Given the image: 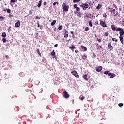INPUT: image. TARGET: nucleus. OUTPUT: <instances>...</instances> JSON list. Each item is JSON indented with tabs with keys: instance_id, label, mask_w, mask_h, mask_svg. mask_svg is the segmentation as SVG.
<instances>
[{
	"instance_id": "f257e3e1",
	"label": "nucleus",
	"mask_w": 124,
	"mask_h": 124,
	"mask_svg": "<svg viewBox=\"0 0 124 124\" xmlns=\"http://www.w3.org/2000/svg\"><path fill=\"white\" fill-rule=\"evenodd\" d=\"M63 11H68L69 6L66 5V3H63L62 5Z\"/></svg>"
},
{
	"instance_id": "f03ea898",
	"label": "nucleus",
	"mask_w": 124,
	"mask_h": 124,
	"mask_svg": "<svg viewBox=\"0 0 124 124\" xmlns=\"http://www.w3.org/2000/svg\"><path fill=\"white\" fill-rule=\"evenodd\" d=\"M117 31L120 32L119 33L120 34V36H123L124 35V30L121 28H118L116 30Z\"/></svg>"
},
{
	"instance_id": "7ed1b4c3",
	"label": "nucleus",
	"mask_w": 124,
	"mask_h": 124,
	"mask_svg": "<svg viewBox=\"0 0 124 124\" xmlns=\"http://www.w3.org/2000/svg\"><path fill=\"white\" fill-rule=\"evenodd\" d=\"M80 6L82 7L83 10H86L89 7V5L87 3H85L83 5H81Z\"/></svg>"
},
{
	"instance_id": "20e7f679",
	"label": "nucleus",
	"mask_w": 124,
	"mask_h": 124,
	"mask_svg": "<svg viewBox=\"0 0 124 124\" xmlns=\"http://www.w3.org/2000/svg\"><path fill=\"white\" fill-rule=\"evenodd\" d=\"M71 73L73 74V75H74L75 77H77V78H79V75L78 74V73L76 72V71H73L71 72Z\"/></svg>"
},
{
	"instance_id": "39448f33",
	"label": "nucleus",
	"mask_w": 124,
	"mask_h": 124,
	"mask_svg": "<svg viewBox=\"0 0 124 124\" xmlns=\"http://www.w3.org/2000/svg\"><path fill=\"white\" fill-rule=\"evenodd\" d=\"M63 94H64L63 96L64 98H68V97H69V94H68V93H67V92L64 91Z\"/></svg>"
},
{
	"instance_id": "423d86ee",
	"label": "nucleus",
	"mask_w": 124,
	"mask_h": 124,
	"mask_svg": "<svg viewBox=\"0 0 124 124\" xmlns=\"http://www.w3.org/2000/svg\"><path fill=\"white\" fill-rule=\"evenodd\" d=\"M100 25H101V26H103V28L107 27V25H106V23H105V22H104L103 21H100Z\"/></svg>"
},
{
	"instance_id": "0eeeda50",
	"label": "nucleus",
	"mask_w": 124,
	"mask_h": 124,
	"mask_svg": "<svg viewBox=\"0 0 124 124\" xmlns=\"http://www.w3.org/2000/svg\"><path fill=\"white\" fill-rule=\"evenodd\" d=\"M64 37H65L66 38H67V37H68V34L67 33V30H64Z\"/></svg>"
},
{
	"instance_id": "6e6552de",
	"label": "nucleus",
	"mask_w": 124,
	"mask_h": 124,
	"mask_svg": "<svg viewBox=\"0 0 124 124\" xmlns=\"http://www.w3.org/2000/svg\"><path fill=\"white\" fill-rule=\"evenodd\" d=\"M101 70H102V67L101 66H98L96 69V71H97V72H100Z\"/></svg>"
},
{
	"instance_id": "1a4fd4ad",
	"label": "nucleus",
	"mask_w": 124,
	"mask_h": 124,
	"mask_svg": "<svg viewBox=\"0 0 124 124\" xmlns=\"http://www.w3.org/2000/svg\"><path fill=\"white\" fill-rule=\"evenodd\" d=\"M20 21L18 20L17 22L15 24V27L16 28H19L20 27Z\"/></svg>"
},
{
	"instance_id": "9d476101",
	"label": "nucleus",
	"mask_w": 124,
	"mask_h": 124,
	"mask_svg": "<svg viewBox=\"0 0 124 124\" xmlns=\"http://www.w3.org/2000/svg\"><path fill=\"white\" fill-rule=\"evenodd\" d=\"M111 14H113L114 16H117V14H116V10H115V9H112L111 11Z\"/></svg>"
},
{
	"instance_id": "9b49d317",
	"label": "nucleus",
	"mask_w": 124,
	"mask_h": 124,
	"mask_svg": "<svg viewBox=\"0 0 124 124\" xmlns=\"http://www.w3.org/2000/svg\"><path fill=\"white\" fill-rule=\"evenodd\" d=\"M108 49H109L110 50H113V46L111 45V43H108Z\"/></svg>"
},
{
	"instance_id": "f8f14e48",
	"label": "nucleus",
	"mask_w": 124,
	"mask_h": 124,
	"mask_svg": "<svg viewBox=\"0 0 124 124\" xmlns=\"http://www.w3.org/2000/svg\"><path fill=\"white\" fill-rule=\"evenodd\" d=\"M108 75V76H110V78H113V77H115V75L112 73H109Z\"/></svg>"
},
{
	"instance_id": "ddd939ff",
	"label": "nucleus",
	"mask_w": 124,
	"mask_h": 124,
	"mask_svg": "<svg viewBox=\"0 0 124 124\" xmlns=\"http://www.w3.org/2000/svg\"><path fill=\"white\" fill-rule=\"evenodd\" d=\"M121 25V26H122V27L124 26V19H122L121 21L119 23Z\"/></svg>"
},
{
	"instance_id": "4468645a",
	"label": "nucleus",
	"mask_w": 124,
	"mask_h": 124,
	"mask_svg": "<svg viewBox=\"0 0 124 124\" xmlns=\"http://www.w3.org/2000/svg\"><path fill=\"white\" fill-rule=\"evenodd\" d=\"M120 40L122 44H124V40L123 39V36H120Z\"/></svg>"
},
{
	"instance_id": "2eb2a0df",
	"label": "nucleus",
	"mask_w": 124,
	"mask_h": 124,
	"mask_svg": "<svg viewBox=\"0 0 124 124\" xmlns=\"http://www.w3.org/2000/svg\"><path fill=\"white\" fill-rule=\"evenodd\" d=\"M51 56H53V58H55V56H56V52L55 51L53 50L52 52H51Z\"/></svg>"
},
{
	"instance_id": "dca6fc26",
	"label": "nucleus",
	"mask_w": 124,
	"mask_h": 124,
	"mask_svg": "<svg viewBox=\"0 0 124 124\" xmlns=\"http://www.w3.org/2000/svg\"><path fill=\"white\" fill-rule=\"evenodd\" d=\"M111 27L112 31H115L116 30V29H117V28L116 27V26H115L114 25H112Z\"/></svg>"
},
{
	"instance_id": "f3484780",
	"label": "nucleus",
	"mask_w": 124,
	"mask_h": 124,
	"mask_svg": "<svg viewBox=\"0 0 124 124\" xmlns=\"http://www.w3.org/2000/svg\"><path fill=\"white\" fill-rule=\"evenodd\" d=\"M96 47L97 49H101V48H102V46H99V45L98 44H97L96 45Z\"/></svg>"
},
{
	"instance_id": "a211bd4d",
	"label": "nucleus",
	"mask_w": 124,
	"mask_h": 124,
	"mask_svg": "<svg viewBox=\"0 0 124 124\" xmlns=\"http://www.w3.org/2000/svg\"><path fill=\"white\" fill-rule=\"evenodd\" d=\"M81 48L84 52H86V51H87V47H86L84 46H81Z\"/></svg>"
},
{
	"instance_id": "6ab92c4d",
	"label": "nucleus",
	"mask_w": 124,
	"mask_h": 124,
	"mask_svg": "<svg viewBox=\"0 0 124 124\" xmlns=\"http://www.w3.org/2000/svg\"><path fill=\"white\" fill-rule=\"evenodd\" d=\"M42 2V0H40L39 1L38 4L37 5L38 7H40L41 6V3Z\"/></svg>"
},
{
	"instance_id": "aec40b11",
	"label": "nucleus",
	"mask_w": 124,
	"mask_h": 124,
	"mask_svg": "<svg viewBox=\"0 0 124 124\" xmlns=\"http://www.w3.org/2000/svg\"><path fill=\"white\" fill-rule=\"evenodd\" d=\"M36 52L38 54V55H39L40 57H41V54L40 53V51H39V49H37Z\"/></svg>"
},
{
	"instance_id": "412c9836",
	"label": "nucleus",
	"mask_w": 124,
	"mask_h": 124,
	"mask_svg": "<svg viewBox=\"0 0 124 124\" xmlns=\"http://www.w3.org/2000/svg\"><path fill=\"white\" fill-rule=\"evenodd\" d=\"M87 18H91V14H86L85 15Z\"/></svg>"
},
{
	"instance_id": "4be33fe9",
	"label": "nucleus",
	"mask_w": 124,
	"mask_h": 124,
	"mask_svg": "<svg viewBox=\"0 0 124 124\" xmlns=\"http://www.w3.org/2000/svg\"><path fill=\"white\" fill-rule=\"evenodd\" d=\"M5 17L0 16V21H4Z\"/></svg>"
},
{
	"instance_id": "5701e85b",
	"label": "nucleus",
	"mask_w": 124,
	"mask_h": 124,
	"mask_svg": "<svg viewBox=\"0 0 124 124\" xmlns=\"http://www.w3.org/2000/svg\"><path fill=\"white\" fill-rule=\"evenodd\" d=\"M2 37H3L4 38H5L6 37V33H5V32H4L2 34Z\"/></svg>"
},
{
	"instance_id": "b1692460",
	"label": "nucleus",
	"mask_w": 124,
	"mask_h": 124,
	"mask_svg": "<svg viewBox=\"0 0 124 124\" xmlns=\"http://www.w3.org/2000/svg\"><path fill=\"white\" fill-rule=\"evenodd\" d=\"M56 20H53V21L51 23V26H54L55 24H56Z\"/></svg>"
},
{
	"instance_id": "393cba45",
	"label": "nucleus",
	"mask_w": 124,
	"mask_h": 124,
	"mask_svg": "<svg viewBox=\"0 0 124 124\" xmlns=\"http://www.w3.org/2000/svg\"><path fill=\"white\" fill-rule=\"evenodd\" d=\"M69 48L71 49L72 50H73V49H75V46L72 45L69 47Z\"/></svg>"
},
{
	"instance_id": "a878e982",
	"label": "nucleus",
	"mask_w": 124,
	"mask_h": 124,
	"mask_svg": "<svg viewBox=\"0 0 124 124\" xmlns=\"http://www.w3.org/2000/svg\"><path fill=\"white\" fill-rule=\"evenodd\" d=\"M79 1H81V0H73V2L75 3L76 2H79Z\"/></svg>"
},
{
	"instance_id": "bb28decb",
	"label": "nucleus",
	"mask_w": 124,
	"mask_h": 124,
	"mask_svg": "<svg viewBox=\"0 0 124 124\" xmlns=\"http://www.w3.org/2000/svg\"><path fill=\"white\" fill-rule=\"evenodd\" d=\"M82 59H83V60H86V59H87V55L84 54L82 55Z\"/></svg>"
},
{
	"instance_id": "cd10ccee",
	"label": "nucleus",
	"mask_w": 124,
	"mask_h": 124,
	"mask_svg": "<svg viewBox=\"0 0 124 124\" xmlns=\"http://www.w3.org/2000/svg\"><path fill=\"white\" fill-rule=\"evenodd\" d=\"M100 8H101V5L100 4H99L98 6L96 7V9H100Z\"/></svg>"
},
{
	"instance_id": "c85d7f7f",
	"label": "nucleus",
	"mask_w": 124,
	"mask_h": 124,
	"mask_svg": "<svg viewBox=\"0 0 124 124\" xmlns=\"http://www.w3.org/2000/svg\"><path fill=\"white\" fill-rule=\"evenodd\" d=\"M83 78H84V80L88 81V78H87V75H84L83 76Z\"/></svg>"
},
{
	"instance_id": "c756f323",
	"label": "nucleus",
	"mask_w": 124,
	"mask_h": 124,
	"mask_svg": "<svg viewBox=\"0 0 124 124\" xmlns=\"http://www.w3.org/2000/svg\"><path fill=\"white\" fill-rule=\"evenodd\" d=\"M17 0H11L10 1V2H11L12 3H14L15 2H16Z\"/></svg>"
},
{
	"instance_id": "7c9ffc66",
	"label": "nucleus",
	"mask_w": 124,
	"mask_h": 124,
	"mask_svg": "<svg viewBox=\"0 0 124 124\" xmlns=\"http://www.w3.org/2000/svg\"><path fill=\"white\" fill-rule=\"evenodd\" d=\"M89 25L90 27H93V23H92L91 21H90L89 22Z\"/></svg>"
},
{
	"instance_id": "2f4dec72",
	"label": "nucleus",
	"mask_w": 124,
	"mask_h": 124,
	"mask_svg": "<svg viewBox=\"0 0 124 124\" xmlns=\"http://www.w3.org/2000/svg\"><path fill=\"white\" fill-rule=\"evenodd\" d=\"M104 74L107 75V74H109V71H106L104 72Z\"/></svg>"
},
{
	"instance_id": "473e14b6",
	"label": "nucleus",
	"mask_w": 124,
	"mask_h": 124,
	"mask_svg": "<svg viewBox=\"0 0 124 124\" xmlns=\"http://www.w3.org/2000/svg\"><path fill=\"white\" fill-rule=\"evenodd\" d=\"M103 17H104V18H107V15H106V13H105L104 14H103Z\"/></svg>"
},
{
	"instance_id": "72a5a7b5",
	"label": "nucleus",
	"mask_w": 124,
	"mask_h": 124,
	"mask_svg": "<svg viewBox=\"0 0 124 124\" xmlns=\"http://www.w3.org/2000/svg\"><path fill=\"white\" fill-rule=\"evenodd\" d=\"M62 25H61V26H59V27H58V30H59V31H61V30H62Z\"/></svg>"
},
{
	"instance_id": "f704fd0d",
	"label": "nucleus",
	"mask_w": 124,
	"mask_h": 124,
	"mask_svg": "<svg viewBox=\"0 0 124 124\" xmlns=\"http://www.w3.org/2000/svg\"><path fill=\"white\" fill-rule=\"evenodd\" d=\"M112 41H115V42H117V41H118V39H117L116 38H112Z\"/></svg>"
},
{
	"instance_id": "c9c22d12",
	"label": "nucleus",
	"mask_w": 124,
	"mask_h": 124,
	"mask_svg": "<svg viewBox=\"0 0 124 124\" xmlns=\"http://www.w3.org/2000/svg\"><path fill=\"white\" fill-rule=\"evenodd\" d=\"M56 4H57V5H59V3L57 2H55L53 3V6H55V5H56Z\"/></svg>"
},
{
	"instance_id": "e433bc0d",
	"label": "nucleus",
	"mask_w": 124,
	"mask_h": 124,
	"mask_svg": "<svg viewBox=\"0 0 124 124\" xmlns=\"http://www.w3.org/2000/svg\"><path fill=\"white\" fill-rule=\"evenodd\" d=\"M7 12L8 13H10V12H11V10H10L9 9H7Z\"/></svg>"
},
{
	"instance_id": "4c0bfd02",
	"label": "nucleus",
	"mask_w": 124,
	"mask_h": 124,
	"mask_svg": "<svg viewBox=\"0 0 124 124\" xmlns=\"http://www.w3.org/2000/svg\"><path fill=\"white\" fill-rule=\"evenodd\" d=\"M2 41H3V42H4V43H5L6 42V39L3 38L2 39Z\"/></svg>"
},
{
	"instance_id": "58836bf2",
	"label": "nucleus",
	"mask_w": 124,
	"mask_h": 124,
	"mask_svg": "<svg viewBox=\"0 0 124 124\" xmlns=\"http://www.w3.org/2000/svg\"><path fill=\"white\" fill-rule=\"evenodd\" d=\"M109 35V33L108 32L105 33V36H108Z\"/></svg>"
},
{
	"instance_id": "ea45409f",
	"label": "nucleus",
	"mask_w": 124,
	"mask_h": 124,
	"mask_svg": "<svg viewBox=\"0 0 124 124\" xmlns=\"http://www.w3.org/2000/svg\"><path fill=\"white\" fill-rule=\"evenodd\" d=\"M124 105V104L123 103H119L118 104V106L120 107H122V106H123Z\"/></svg>"
},
{
	"instance_id": "a19ab883",
	"label": "nucleus",
	"mask_w": 124,
	"mask_h": 124,
	"mask_svg": "<svg viewBox=\"0 0 124 124\" xmlns=\"http://www.w3.org/2000/svg\"><path fill=\"white\" fill-rule=\"evenodd\" d=\"M84 31H89V27H86L85 29H84Z\"/></svg>"
},
{
	"instance_id": "79ce46f5",
	"label": "nucleus",
	"mask_w": 124,
	"mask_h": 124,
	"mask_svg": "<svg viewBox=\"0 0 124 124\" xmlns=\"http://www.w3.org/2000/svg\"><path fill=\"white\" fill-rule=\"evenodd\" d=\"M74 8H77L78 7V6H77V4H74Z\"/></svg>"
},
{
	"instance_id": "37998d69",
	"label": "nucleus",
	"mask_w": 124,
	"mask_h": 124,
	"mask_svg": "<svg viewBox=\"0 0 124 124\" xmlns=\"http://www.w3.org/2000/svg\"><path fill=\"white\" fill-rule=\"evenodd\" d=\"M11 29V26H9L8 29V32H9V31H10V29Z\"/></svg>"
},
{
	"instance_id": "c03bdc74",
	"label": "nucleus",
	"mask_w": 124,
	"mask_h": 124,
	"mask_svg": "<svg viewBox=\"0 0 124 124\" xmlns=\"http://www.w3.org/2000/svg\"><path fill=\"white\" fill-rule=\"evenodd\" d=\"M76 9L77 11H80V8L78 7Z\"/></svg>"
},
{
	"instance_id": "a18cd8bd",
	"label": "nucleus",
	"mask_w": 124,
	"mask_h": 124,
	"mask_svg": "<svg viewBox=\"0 0 124 124\" xmlns=\"http://www.w3.org/2000/svg\"><path fill=\"white\" fill-rule=\"evenodd\" d=\"M9 17L10 18H12V17H13V15H11V14H10V15H9Z\"/></svg>"
},
{
	"instance_id": "49530a36",
	"label": "nucleus",
	"mask_w": 124,
	"mask_h": 124,
	"mask_svg": "<svg viewBox=\"0 0 124 124\" xmlns=\"http://www.w3.org/2000/svg\"><path fill=\"white\" fill-rule=\"evenodd\" d=\"M97 40L98 41V42H101V39H97Z\"/></svg>"
},
{
	"instance_id": "de8ad7c7",
	"label": "nucleus",
	"mask_w": 124,
	"mask_h": 124,
	"mask_svg": "<svg viewBox=\"0 0 124 124\" xmlns=\"http://www.w3.org/2000/svg\"><path fill=\"white\" fill-rule=\"evenodd\" d=\"M85 99V97H82L80 99V100H84Z\"/></svg>"
},
{
	"instance_id": "09e8293b",
	"label": "nucleus",
	"mask_w": 124,
	"mask_h": 124,
	"mask_svg": "<svg viewBox=\"0 0 124 124\" xmlns=\"http://www.w3.org/2000/svg\"><path fill=\"white\" fill-rule=\"evenodd\" d=\"M7 9H4V8H3V11H7Z\"/></svg>"
},
{
	"instance_id": "8fccbe9b",
	"label": "nucleus",
	"mask_w": 124,
	"mask_h": 124,
	"mask_svg": "<svg viewBox=\"0 0 124 124\" xmlns=\"http://www.w3.org/2000/svg\"><path fill=\"white\" fill-rule=\"evenodd\" d=\"M37 24L38 25V28H39V27H40L39 22H37Z\"/></svg>"
},
{
	"instance_id": "3c124183",
	"label": "nucleus",
	"mask_w": 124,
	"mask_h": 124,
	"mask_svg": "<svg viewBox=\"0 0 124 124\" xmlns=\"http://www.w3.org/2000/svg\"><path fill=\"white\" fill-rule=\"evenodd\" d=\"M43 4H44V5H46V4H47V2H44L43 3Z\"/></svg>"
},
{
	"instance_id": "603ef678",
	"label": "nucleus",
	"mask_w": 124,
	"mask_h": 124,
	"mask_svg": "<svg viewBox=\"0 0 124 124\" xmlns=\"http://www.w3.org/2000/svg\"><path fill=\"white\" fill-rule=\"evenodd\" d=\"M29 13L30 14H32V11H30Z\"/></svg>"
},
{
	"instance_id": "864d4df0",
	"label": "nucleus",
	"mask_w": 124,
	"mask_h": 124,
	"mask_svg": "<svg viewBox=\"0 0 124 124\" xmlns=\"http://www.w3.org/2000/svg\"><path fill=\"white\" fill-rule=\"evenodd\" d=\"M36 19H40V17H38V16H36Z\"/></svg>"
},
{
	"instance_id": "5fc2aeb1",
	"label": "nucleus",
	"mask_w": 124,
	"mask_h": 124,
	"mask_svg": "<svg viewBox=\"0 0 124 124\" xmlns=\"http://www.w3.org/2000/svg\"><path fill=\"white\" fill-rule=\"evenodd\" d=\"M54 47H58V44H55V45H54Z\"/></svg>"
},
{
	"instance_id": "6e6d98bb",
	"label": "nucleus",
	"mask_w": 124,
	"mask_h": 124,
	"mask_svg": "<svg viewBox=\"0 0 124 124\" xmlns=\"http://www.w3.org/2000/svg\"><path fill=\"white\" fill-rule=\"evenodd\" d=\"M113 5L114 6V7L115 8H117V6H116V5L115 4H113Z\"/></svg>"
},
{
	"instance_id": "4d7b16f0",
	"label": "nucleus",
	"mask_w": 124,
	"mask_h": 124,
	"mask_svg": "<svg viewBox=\"0 0 124 124\" xmlns=\"http://www.w3.org/2000/svg\"><path fill=\"white\" fill-rule=\"evenodd\" d=\"M77 13H78V14H81V12H78Z\"/></svg>"
},
{
	"instance_id": "13d9d810",
	"label": "nucleus",
	"mask_w": 124,
	"mask_h": 124,
	"mask_svg": "<svg viewBox=\"0 0 124 124\" xmlns=\"http://www.w3.org/2000/svg\"><path fill=\"white\" fill-rule=\"evenodd\" d=\"M70 33H71V34H73V31H71V32H70Z\"/></svg>"
},
{
	"instance_id": "bf43d9fd",
	"label": "nucleus",
	"mask_w": 124,
	"mask_h": 124,
	"mask_svg": "<svg viewBox=\"0 0 124 124\" xmlns=\"http://www.w3.org/2000/svg\"><path fill=\"white\" fill-rule=\"evenodd\" d=\"M75 53H78V51H77V50H76V51H75Z\"/></svg>"
},
{
	"instance_id": "052dcab7",
	"label": "nucleus",
	"mask_w": 124,
	"mask_h": 124,
	"mask_svg": "<svg viewBox=\"0 0 124 124\" xmlns=\"http://www.w3.org/2000/svg\"><path fill=\"white\" fill-rule=\"evenodd\" d=\"M54 31H57V28H55L54 29Z\"/></svg>"
},
{
	"instance_id": "680f3d73",
	"label": "nucleus",
	"mask_w": 124,
	"mask_h": 124,
	"mask_svg": "<svg viewBox=\"0 0 124 124\" xmlns=\"http://www.w3.org/2000/svg\"><path fill=\"white\" fill-rule=\"evenodd\" d=\"M36 35H37V36H38V33H36Z\"/></svg>"
},
{
	"instance_id": "e2e57ef3",
	"label": "nucleus",
	"mask_w": 124,
	"mask_h": 124,
	"mask_svg": "<svg viewBox=\"0 0 124 124\" xmlns=\"http://www.w3.org/2000/svg\"><path fill=\"white\" fill-rule=\"evenodd\" d=\"M19 1H21V0H18Z\"/></svg>"
},
{
	"instance_id": "0e129e2a",
	"label": "nucleus",
	"mask_w": 124,
	"mask_h": 124,
	"mask_svg": "<svg viewBox=\"0 0 124 124\" xmlns=\"http://www.w3.org/2000/svg\"><path fill=\"white\" fill-rule=\"evenodd\" d=\"M68 41H70V40H68Z\"/></svg>"
},
{
	"instance_id": "69168bd1",
	"label": "nucleus",
	"mask_w": 124,
	"mask_h": 124,
	"mask_svg": "<svg viewBox=\"0 0 124 124\" xmlns=\"http://www.w3.org/2000/svg\"><path fill=\"white\" fill-rule=\"evenodd\" d=\"M108 9H110V8H108Z\"/></svg>"
}]
</instances>
